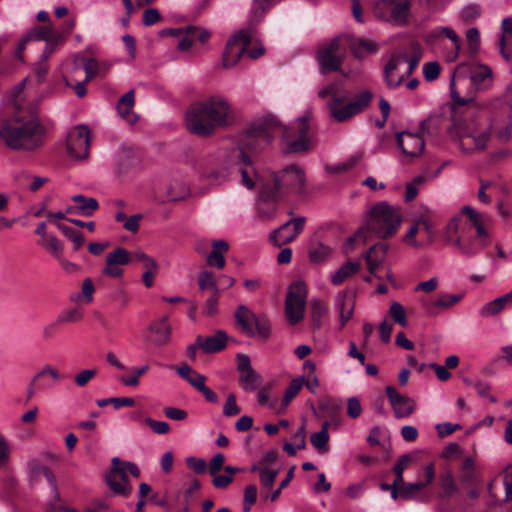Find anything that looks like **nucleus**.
<instances>
[{"instance_id": "63", "label": "nucleus", "mask_w": 512, "mask_h": 512, "mask_svg": "<svg viewBox=\"0 0 512 512\" xmlns=\"http://www.w3.org/2000/svg\"><path fill=\"white\" fill-rule=\"evenodd\" d=\"M83 318V313L75 308V309H71V310H67V311H64L63 313H61L58 318H57V322H59L60 324L61 323H74V322H78L80 320H82Z\"/></svg>"}, {"instance_id": "13", "label": "nucleus", "mask_w": 512, "mask_h": 512, "mask_svg": "<svg viewBox=\"0 0 512 512\" xmlns=\"http://www.w3.org/2000/svg\"><path fill=\"white\" fill-rule=\"evenodd\" d=\"M460 253L467 257L477 255L489 241V234L479 236L475 231H469L468 226H461L457 233H452V240L447 239Z\"/></svg>"}, {"instance_id": "52", "label": "nucleus", "mask_w": 512, "mask_h": 512, "mask_svg": "<svg viewBox=\"0 0 512 512\" xmlns=\"http://www.w3.org/2000/svg\"><path fill=\"white\" fill-rule=\"evenodd\" d=\"M279 474L278 469H262L261 474L259 476L260 484L262 487V493L269 492L273 488L274 481Z\"/></svg>"}, {"instance_id": "45", "label": "nucleus", "mask_w": 512, "mask_h": 512, "mask_svg": "<svg viewBox=\"0 0 512 512\" xmlns=\"http://www.w3.org/2000/svg\"><path fill=\"white\" fill-rule=\"evenodd\" d=\"M163 33H167L173 36L182 35L181 39L177 44V48L181 52H186L190 49L193 42L195 41V34L197 33V29L188 28L186 32H182L179 29H170L167 32L164 31Z\"/></svg>"}, {"instance_id": "27", "label": "nucleus", "mask_w": 512, "mask_h": 512, "mask_svg": "<svg viewBox=\"0 0 512 512\" xmlns=\"http://www.w3.org/2000/svg\"><path fill=\"white\" fill-rule=\"evenodd\" d=\"M335 307L339 312L341 328L352 318L355 308V295L351 291L339 292L335 297Z\"/></svg>"}, {"instance_id": "40", "label": "nucleus", "mask_w": 512, "mask_h": 512, "mask_svg": "<svg viewBox=\"0 0 512 512\" xmlns=\"http://www.w3.org/2000/svg\"><path fill=\"white\" fill-rule=\"evenodd\" d=\"M459 479L462 484L472 485L477 480L476 465L473 457H464L459 467Z\"/></svg>"}, {"instance_id": "23", "label": "nucleus", "mask_w": 512, "mask_h": 512, "mask_svg": "<svg viewBox=\"0 0 512 512\" xmlns=\"http://www.w3.org/2000/svg\"><path fill=\"white\" fill-rule=\"evenodd\" d=\"M424 136L420 133L402 131L397 134V144L402 154L412 160L419 157L425 148Z\"/></svg>"}, {"instance_id": "61", "label": "nucleus", "mask_w": 512, "mask_h": 512, "mask_svg": "<svg viewBox=\"0 0 512 512\" xmlns=\"http://www.w3.org/2000/svg\"><path fill=\"white\" fill-rule=\"evenodd\" d=\"M440 484L446 496L457 491V485L451 472L447 471L440 476Z\"/></svg>"}, {"instance_id": "24", "label": "nucleus", "mask_w": 512, "mask_h": 512, "mask_svg": "<svg viewBox=\"0 0 512 512\" xmlns=\"http://www.w3.org/2000/svg\"><path fill=\"white\" fill-rule=\"evenodd\" d=\"M385 391L396 418H407L415 411L414 399L399 393L393 386H386Z\"/></svg>"}, {"instance_id": "1", "label": "nucleus", "mask_w": 512, "mask_h": 512, "mask_svg": "<svg viewBox=\"0 0 512 512\" xmlns=\"http://www.w3.org/2000/svg\"><path fill=\"white\" fill-rule=\"evenodd\" d=\"M400 222L401 215L398 208L385 201L375 204L368 211L364 224L345 242V253L353 250L355 242L365 243L371 234L383 239L391 237L398 230Z\"/></svg>"}, {"instance_id": "42", "label": "nucleus", "mask_w": 512, "mask_h": 512, "mask_svg": "<svg viewBox=\"0 0 512 512\" xmlns=\"http://www.w3.org/2000/svg\"><path fill=\"white\" fill-rule=\"evenodd\" d=\"M435 236L434 225L430 218L423 214L420 216V231L418 232L419 247H424L433 242Z\"/></svg>"}, {"instance_id": "64", "label": "nucleus", "mask_w": 512, "mask_h": 512, "mask_svg": "<svg viewBox=\"0 0 512 512\" xmlns=\"http://www.w3.org/2000/svg\"><path fill=\"white\" fill-rule=\"evenodd\" d=\"M461 18L470 22L478 18L481 14V7L478 4H468L461 10Z\"/></svg>"}, {"instance_id": "55", "label": "nucleus", "mask_w": 512, "mask_h": 512, "mask_svg": "<svg viewBox=\"0 0 512 512\" xmlns=\"http://www.w3.org/2000/svg\"><path fill=\"white\" fill-rule=\"evenodd\" d=\"M149 370V365L144 364L139 368H133L132 374L129 376L121 377V382L127 387H137L139 385L140 377Z\"/></svg>"}, {"instance_id": "7", "label": "nucleus", "mask_w": 512, "mask_h": 512, "mask_svg": "<svg viewBox=\"0 0 512 512\" xmlns=\"http://www.w3.org/2000/svg\"><path fill=\"white\" fill-rule=\"evenodd\" d=\"M348 48V36L334 37L318 47L316 59L320 73L341 72L344 77H352L360 74V69L342 71L341 66Z\"/></svg>"}, {"instance_id": "62", "label": "nucleus", "mask_w": 512, "mask_h": 512, "mask_svg": "<svg viewBox=\"0 0 512 512\" xmlns=\"http://www.w3.org/2000/svg\"><path fill=\"white\" fill-rule=\"evenodd\" d=\"M420 231V217L415 220L404 237V242L412 247H419L418 232Z\"/></svg>"}, {"instance_id": "17", "label": "nucleus", "mask_w": 512, "mask_h": 512, "mask_svg": "<svg viewBox=\"0 0 512 512\" xmlns=\"http://www.w3.org/2000/svg\"><path fill=\"white\" fill-rule=\"evenodd\" d=\"M251 37L250 30H240L228 40L223 54V66L225 68H231L237 63L246 52Z\"/></svg>"}, {"instance_id": "5", "label": "nucleus", "mask_w": 512, "mask_h": 512, "mask_svg": "<svg viewBox=\"0 0 512 512\" xmlns=\"http://www.w3.org/2000/svg\"><path fill=\"white\" fill-rule=\"evenodd\" d=\"M466 71L469 72V79L472 88L478 92L487 91L492 86L493 71L488 65L482 63H462L456 67L450 82L451 97L455 104L464 106L466 113H469L475 108L473 98L465 99L461 97L456 88V81L460 80L461 75Z\"/></svg>"}, {"instance_id": "33", "label": "nucleus", "mask_w": 512, "mask_h": 512, "mask_svg": "<svg viewBox=\"0 0 512 512\" xmlns=\"http://www.w3.org/2000/svg\"><path fill=\"white\" fill-rule=\"evenodd\" d=\"M51 378L53 380V383L50 384V383H44L42 385V388L43 389H48V388H52L54 385H56L57 383H59L61 380H62V376L60 375L59 371L51 366V365H45L34 377H33V380L32 382L30 383L29 385V388H28V391H27V396L28 398H32L35 394V382L37 380H40V379H44V378Z\"/></svg>"}, {"instance_id": "35", "label": "nucleus", "mask_w": 512, "mask_h": 512, "mask_svg": "<svg viewBox=\"0 0 512 512\" xmlns=\"http://www.w3.org/2000/svg\"><path fill=\"white\" fill-rule=\"evenodd\" d=\"M71 200L76 204L75 207H68L67 213L76 211L83 216H91L98 209V201L93 197H86L82 194L72 196Z\"/></svg>"}, {"instance_id": "2", "label": "nucleus", "mask_w": 512, "mask_h": 512, "mask_svg": "<svg viewBox=\"0 0 512 512\" xmlns=\"http://www.w3.org/2000/svg\"><path fill=\"white\" fill-rule=\"evenodd\" d=\"M279 126L278 121L273 117H267L262 121L254 123L247 131L243 146L232 152L231 161L237 166L242 177V183L249 189L253 188L255 185L253 176H255L256 173L246 150L252 151L256 149V146L260 147L262 144L269 143L273 137L272 131Z\"/></svg>"}, {"instance_id": "22", "label": "nucleus", "mask_w": 512, "mask_h": 512, "mask_svg": "<svg viewBox=\"0 0 512 512\" xmlns=\"http://www.w3.org/2000/svg\"><path fill=\"white\" fill-rule=\"evenodd\" d=\"M171 334L172 327L168 322V317L163 316L148 325L145 338L149 344L159 348L169 344Z\"/></svg>"}, {"instance_id": "57", "label": "nucleus", "mask_w": 512, "mask_h": 512, "mask_svg": "<svg viewBox=\"0 0 512 512\" xmlns=\"http://www.w3.org/2000/svg\"><path fill=\"white\" fill-rule=\"evenodd\" d=\"M411 461V457L408 454H405L399 458L397 463L393 467V471L395 473V480L393 481V487L399 486L400 483L404 482L403 480V472L405 468L408 466Z\"/></svg>"}, {"instance_id": "19", "label": "nucleus", "mask_w": 512, "mask_h": 512, "mask_svg": "<svg viewBox=\"0 0 512 512\" xmlns=\"http://www.w3.org/2000/svg\"><path fill=\"white\" fill-rule=\"evenodd\" d=\"M305 222L302 216L290 219L270 233V241L276 247L292 242L303 231Z\"/></svg>"}, {"instance_id": "10", "label": "nucleus", "mask_w": 512, "mask_h": 512, "mask_svg": "<svg viewBox=\"0 0 512 512\" xmlns=\"http://www.w3.org/2000/svg\"><path fill=\"white\" fill-rule=\"evenodd\" d=\"M309 124L306 117L298 118L291 126L283 131V143L288 153L307 151L311 146L308 137Z\"/></svg>"}, {"instance_id": "9", "label": "nucleus", "mask_w": 512, "mask_h": 512, "mask_svg": "<svg viewBox=\"0 0 512 512\" xmlns=\"http://www.w3.org/2000/svg\"><path fill=\"white\" fill-rule=\"evenodd\" d=\"M235 319L242 332L247 336H258L266 339L270 335L271 325L267 317L253 313L245 305L237 307Z\"/></svg>"}, {"instance_id": "3", "label": "nucleus", "mask_w": 512, "mask_h": 512, "mask_svg": "<svg viewBox=\"0 0 512 512\" xmlns=\"http://www.w3.org/2000/svg\"><path fill=\"white\" fill-rule=\"evenodd\" d=\"M45 128L37 118L27 121L16 119L2 123L0 138L13 150L31 151L44 142Z\"/></svg>"}, {"instance_id": "25", "label": "nucleus", "mask_w": 512, "mask_h": 512, "mask_svg": "<svg viewBox=\"0 0 512 512\" xmlns=\"http://www.w3.org/2000/svg\"><path fill=\"white\" fill-rule=\"evenodd\" d=\"M129 252L123 248L118 247L106 256V265L102 273L106 276L118 278L123 274L122 266L129 263Z\"/></svg>"}, {"instance_id": "14", "label": "nucleus", "mask_w": 512, "mask_h": 512, "mask_svg": "<svg viewBox=\"0 0 512 512\" xmlns=\"http://www.w3.org/2000/svg\"><path fill=\"white\" fill-rule=\"evenodd\" d=\"M199 103L216 129L228 126L232 122V108L225 97L214 95Z\"/></svg>"}, {"instance_id": "58", "label": "nucleus", "mask_w": 512, "mask_h": 512, "mask_svg": "<svg viewBox=\"0 0 512 512\" xmlns=\"http://www.w3.org/2000/svg\"><path fill=\"white\" fill-rule=\"evenodd\" d=\"M56 226L70 241L74 243L76 248H79L83 244L84 238L81 232L60 223H56Z\"/></svg>"}, {"instance_id": "38", "label": "nucleus", "mask_w": 512, "mask_h": 512, "mask_svg": "<svg viewBox=\"0 0 512 512\" xmlns=\"http://www.w3.org/2000/svg\"><path fill=\"white\" fill-rule=\"evenodd\" d=\"M348 47H350L356 58H364L376 53L378 50V47L374 42L362 38L351 40L348 37Z\"/></svg>"}, {"instance_id": "60", "label": "nucleus", "mask_w": 512, "mask_h": 512, "mask_svg": "<svg viewBox=\"0 0 512 512\" xmlns=\"http://www.w3.org/2000/svg\"><path fill=\"white\" fill-rule=\"evenodd\" d=\"M310 304L312 319L319 326L321 318L327 314V306L319 299H312Z\"/></svg>"}, {"instance_id": "41", "label": "nucleus", "mask_w": 512, "mask_h": 512, "mask_svg": "<svg viewBox=\"0 0 512 512\" xmlns=\"http://www.w3.org/2000/svg\"><path fill=\"white\" fill-rule=\"evenodd\" d=\"M330 423L328 421H325L322 424V428L320 431L313 433L310 436V442L313 445V447L317 450L319 454H325L329 451V429Z\"/></svg>"}, {"instance_id": "30", "label": "nucleus", "mask_w": 512, "mask_h": 512, "mask_svg": "<svg viewBox=\"0 0 512 512\" xmlns=\"http://www.w3.org/2000/svg\"><path fill=\"white\" fill-rule=\"evenodd\" d=\"M227 334L218 330L213 335L207 336L205 339L202 336H198V344L200 349L207 354H212L223 350L227 344Z\"/></svg>"}, {"instance_id": "51", "label": "nucleus", "mask_w": 512, "mask_h": 512, "mask_svg": "<svg viewBox=\"0 0 512 512\" xmlns=\"http://www.w3.org/2000/svg\"><path fill=\"white\" fill-rule=\"evenodd\" d=\"M41 245L55 258L61 259L63 254V245L56 236L50 234L45 239H42Z\"/></svg>"}, {"instance_id": "21", "label": "nucleus", "mask_w": 512, "mask_h": 512, "mask_svg": "<svg viewBox=\"0 0 512 512\" xmlns=\"http://www.w3.org/2000/svg\"><path fill=\"white\" fill-rule=\"evenodd\" d=\"M237 369L239 371V385L247 392L257 390L262 383V376L252 366L248 355H237Z\"/></svg>"}, {"instance_id": "36", "label": "nucleus", "mask_w": 512, "mask_h": 512, "mask_svg": "<svg viewBox=\"0 0 512 512\" xmlns=\"http://www.w3.org/2000/svg\"><path fill=\"white\" fill-rule=\"evenodd\" d=\"M229 250V244L225 240L218 239L212 242V251L208 254L206 262L209 266L222 269L225 266L224 254Z\"/></svg>"}, {"instance_id": "20", "label": "nucleus", "mask_w": 512, "mask_h": 512, "mask_svg": "<svg viewBox=\"0 0 512 512\" xmlns=\"http://www.w3.org/2000/svg\"><path fill=\"white\" fill-rule=\"evenodd\" d=\"M405 54H393L384 66L383 77L386 86L389 89H396L403 84L406 77L410 75L405 73Z\"/></svg>"}, {"instance_id": "46", "label": "nucleus", "mask_w": 512, "mask_h": 512, "mask_svg": "<svg viewBox=\"0 0 512 512\" xmlns=\"http://www.w3.org/2000/svg\"><path fill=\"white\" fill-rule=\"evenodd\" d=\"M305 383V378L303 376L294 378L287 389L284 392L282 403H281V409L284 410L289 405V403L292 401V399L299 393L301 388L303 387Z\"/></svg>"}, {"instance_id": "53", "label": "nucleus", "mask_w": 512, "mask_h": 512, "mask_svg": "<svg viewBox=\"0 0 512 512\" xmlns=\"http://www.w3.org/2000/svg\"><path fill=\"white\" fill-rule=\"evenodd\" d=\"M45 465L41 464L37 459H31L27 463V469L29 474V480L32 484H36L40 477L46 471Z\"/></svg>"}, {"instance_id": "6", "label": "nucleus", "mask_w": 512, "mask_h": 512, "mask_svg": "<svg viewBox=\"0 0 512 512\" xmlns=\"http://www.w3.org/2000/svg\"><path fill=\"white\" fill-rule=\"evenodd\" d=\"M260 198L265 201L276 200L284 191L299 192L305 183L304 172L291 165L280 174H272L267 181L258 180Z\"/></svg>"}, {"instance_id": "28", "label": "nucleus", "mask_w": 512, "mask_h": 512, "mask_svg": "<svg viewBox=\"0 0 512 512\" xmlns=\"http://www.w3.org/2000/svg\"><path fill=\"white\" fill-rule=\"evenodd\" d=\"M433 36H444L451 41L452 48L445 54L447 62H454L458 59L462 47V41L459 35L450 27H437L433 31Z\"/></svg>"}, {"instance_id": "49", "label": "nucleus", "mask_w": 512, "mask_h": 512, "mask_svg": "<svg viewBox=\"0 0 512 512\" xmlns=\"http://www.w3.org/2000/svg\"><path fill=\"white\" fill-rule=\"evenodd\" d=\"M467 52L474 57L480 50V32L477 28L472 27L466 31Z\"/></svg>"}, {"instance_id": "11", "label": "nucleus", "mask_w": 512, "mask_h": 512, "mask_svg": "<svg viewBox=\"0 0 512 512\" xmlns=\"http://www.w3.org/2000/svg\"><path fill=\"white\" fill-rule=\"evenodd\" d=\"M29 41H45L43 60H48L56 48L65 41V37L60 32L55 31L52 25L36 26L20 42L18 53L24 49V45Z\"/></svg>"}, {"instance_id": "15", "label": "nucleus", "mask_w": 512, "mask_h": 512, "mask_svg": "<svg viewBox=\"0 0 512 512\" xmlns=\"http://www.w3.org/2000/svg\"><path fill=\"white\" fill-rule=\"evenodd\" d=\"M185 124L190 133L199 137L210 136L216 130L199 102L191 105L187 110Z\"/></svg>"}, {"instance_id": "18", "label": "nucleus", "mask_w": 512, "mask_h": 512, "mask_svg": "<svg viewBox=\"0 0 512 512\" xmlns=\"http://www.w3.org/2000/svg\"><path fill=\"white\" fill-rule=\"evenodd\" d=\"M409 2L407 0H384L378 4V16L393 24H403L409 15Z\"/></svg>"}, {"instance_id": "4", "label": "nucleus", "mask_w": 512, "mask_h": 512, "mask_svg": "<svg viewBox=\"0 0 512 512\" xmlns=\"http://www.w3.org/2000/svg\"><path fill=\"white\" fill-rule=\"evenodd\" d=\"M319 96H331L328 107L331 117L337 122H345L361 113L368 107L373 97L370 91L365 90L348 100L347 92L339 91L336 84H330L320 90Z\"/></svg>"}, {"instance_id": "44", "label": "nucleus", "mask_w": 512, "mask_h": 512, "mask_svg": "<svg viewBox=\"0 0 512 512\" xmlns=\"http://www.w3.org/2000/svg\"><path fill=\"white\" fill-rule=\"evenodd\" d=\"M424 489L423 485L420 484V482L416 483H400L399 486H396V488H393V499L397 500L398 498L401 499H412L417 492Z\"/></svg>"}, {"instance_id": "39", "label": "nucleus", "mask_w": 512, "mask_h": 512, "mask_svg": "<svg viewBox=\"0 0 512 512\" xmlns=\"http://www.w3.org/2000/svg\"><path fill=\"white\" fill-rule=\"evenodd\" d=\"M463 294H441L428 306V311L431 314H438L441 310L451 308L460 302Z\"/></svg>"}, {"instance_id": "12", "label": "nucleus", "mask_w": 512, "mask_h": 512, "mask_svg": "<svg viewBox=\"0 0 512 512\" xmlns=\"http://www.w3.org/2000/svg\"><path fill=\"white\" fill-rule=\"evenodd\" d=\"M459 147L464 153H473L483 150L489 140L490 134L486 129L478 128L475 125L469 126L464 123L457 122Z\"/></svg>"}, {"instance_id": "48", "label": "nucleus", "mask_w": 512, "mask_h": 512, "mask_svg": "<svg viewBox=\"0 0 512 512\" xmlns=\"http://www.w3.org/2000/svg\"><path fill=\"white\" fill-rule=\"evenodd\" d=\"M332 249L323 243L313 244L309 249V259L313 263L324 262L331 254Z\"/></svg>"}, {"instance_id": "29", "label": "nucleus", "mask_w": 512, "mask_h": 512, "mask_svg": "<svg viewBox=\"0 0 512 512\" xmlns=\"http://www.w3.org/2000/svg\"><path fill=\"white\" fill-rule=\"evenodd\" d=\"M120 464V459L115 457L112 460V472L107 478L108 485L117 494L127 496L131 493L132 488L128 483L127 475H122L116 471V465Z\"/></svg>"}, {"instance_id": "50", "label": "nucleus", "mask_w": 512, "mask_h": 512, "mask_svg": "<svg viewBox=\"0 0 512 512\" xmlns=\"http://www.w3.org/2000/svg\"><path fill=\"white\" fill-rule=\"evenodd\" d=\"M442 124V118L440 115L433 114L429 115L426 119L422 120L420 123V134L423 136L425 134H433L435 133Z\"/></svg>"}, {"instance_id": "59", "label": "nucleus", "mask_w": 512, "mask_h": 512, "mask_svg": "<svg viewBox=\"0 0 512 512\" xmlns=\"http://www.w3.org/2000/svg\"><path fill=\"white\" fill-rule=\"evenodd\" d=\"M83 69L85 71V82H89L95 76L100 74V65L93 58H82Z\"/></svg>"}, {"instance_id": "32", "label": "nucleus", "mask_w": 512, "mask_h": 512, "mask_svg": "<svg viewBox=\"0 0 512 512\" xmlns=\"http://www.w3.org/2000/svg\"><path fill=\"white\" fill-rule=\"evenodd\" d=\"M387 251L388 245L384 243H378L369 248L364 258L371 274H374L375 271L384 263Z\"/></svg>"}, {"instance_id": "31", "label": "nucleus", "mask_w": 512, "mask_h": 512, "mask_svg": "<svg viewBox=\"0 0 512 512\" xmlns=\"http://www.w3.org/2000/svg\"><path fill=\"white\" fill-rule=\"evenodd\" d=\"M512 304V290L500 297H497L485 303L479 310V315L483 318L493 317L500 314L505 306Z\"/></svg>"}, {"instance_id": "26", "label": "nucleus", "mask_w": 512, "mask_h": 512, "mask_svg": "<svg viewBox=\"0 0 512 512\" xmlns=\"http://www.w3.org/2000/svg\"><path fill=\"white\" fill-rule=\"evenodd\" d=\"M461 226H468L469 231H475L479 236L488 234L482 221V215L478 212L469 218V222H463L459 217L451 219L446 228L447 239L452 240V233H457Z\"/></svg>"}, {"instance_id": "47", "label": "nucleus", "mask_w": 512, "mask_h": 512, "mask_svg": "<svg viewBox=\"0 0 512 512\" xmlns=\"http://www.w3.org/2000/svg\"><path fill=\"white\" fill-rule=\"evenodd\" d=\"M197 282L201 291L209 290L211 293L220 291L213 273L207 270L199 273Z\"/></svg>"}, {"instance_id": "8", "label": "nucleus", "mask_w": 512, "mask_h": 512, "mask_svg": "<svg viewBox=\"0 0 512 512\" xmlns=\"http://www.w3.org/2000/svg\"><path fill=\"white\" fill-rule=\"evenodd\" d=\"M308 288L303 280L293 281L287 290L285 298V316L291 325L304 319Z\"/></svg>"}, {"instance_id": "37", "label": "nucleus", "mask_w": 512, "mask_h": 512, "mask_svg": "<svg viewBox=\"0 0 512 512\" xmlns=\"http://www.w3.org/2000/svg\"><path fill=\"white\" fill-rule=\"evenodd\" d=\"M189 195L188 185L179 180L172 181L166 188L165 196L161 198L162 202H176L184 200Z\"/></svg>"}, {"instance_id": "43", "label": "nucleus", "mask_w": 512, "mask_h": 512, "mask_svg": "<svg viewBox=\"0 0 512 512\" xmlns=\"http://www.w3.org/2000/svg\"><path fill=\"white\" fill-rule=\"evenodd\" d=\"M361 264L356 261H348L343 264L337 271L331 275V282L333 285H340L346 279L359 271Z\"/></svg>"}, {"instance_id": "34", "label": "nucleus", "mask_w": 512, "mask_h": 512, "mask_svg": "<svg viewBox=\"0 0 512 512\" xmlns=\"http://www.w3.org/2000/svg\"><path fill=\"white\" fill-rule=\"evenodd\" d=\"M135 103V93L131 89L125 93L117 103V112L119 116L130 124H134L138 120V116L132 111Z\"/></svg>"}, {"instance_id": "56", "label": "nucleus", "mask_w": 512, "mask_h": 512, "mask_svg": "<svg viewBox=\"0 0 512 512\" xmlns=\"http://www.w3.org/2000/svg\"><path fill=\"white\" fill-rule=\"evenodd\" d=\"M220 291L210 293L209 297L205 300L202 306V314L208 317L214 316L218 313V301Z\"/></svg>"}, {"instance_id": "16", "label": "nucleus", "mask_w": 512, "mask_h": 512, "mask_svg": "<svg viewBox=\"0 0 512 512\" xmlns=\"http://www.w3.org/2000/svg\"><path fill=\"white\" fill-rule=\"evenodd\" d=\"M90 144V131L85 125L72 128L66 139V149L69 157L82 160L88 157Z\"/></svg>"}, {"instance_id": "54", "label": "nucleus", "mask_w": 512, "mask_h": 512, "mask_svg": "<svg viewBox=\"0 0 512 512\" xmlns=\"http://www.w3.org/2000/svg\"><path fill=\"white\" fill-rule=\"evenodd\" d=\"M390 317L402 327L408 324L405 308L399 302H392L389 308Z\"/></svg>"}]
</instances>
